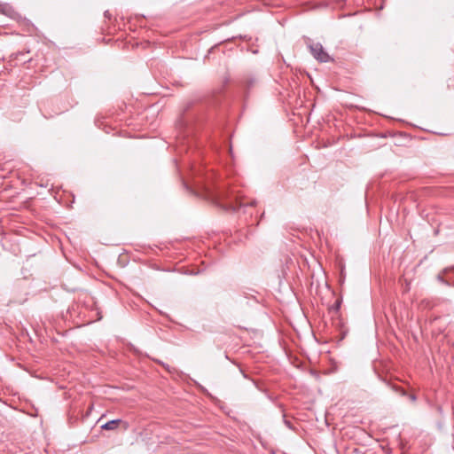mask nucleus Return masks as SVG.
<instances>
[{"mask_svg":"<svg viewBox=\"0 0 454 454\" xmlns=\"http://www.w3.org/2000/svg\"><path fill=\"white\" fill-rule=\"evenodd\" d=\"M305 43L310 53L317 61L321 63H327L333 60L331 56L325 51L320 43H316L309 38H307Z\"/></svg>","mask_w":454,"mask_h":454,"instance_id":"f257e3e1","label":"nucleus"},{"mask_svg":"<svg viewBox=\"0 0 454 454\" xmlns=\"http://www.w3.org/2000/svg\"><path fill=\"white\" fill-rule=\"evenodd\" d=\"M340 308V298H337L335 300L334 305L332 309L338 311Z\"/></svg>","mask_w":454,"mask_h":454,"instance_id":"7ed1b4c3","label":"nucleus"},{"mask_svg":"<svg viewBox=\"0 0 454 454\" xmlns=\"http://www.w3.org/2000/svg\"><path fill=\"white\" fill-rule=\"evenodd\" d=\"M121 423H123L121 419H113L101 426V428L104 430H114Z\"/></svg>","mask_w":454,"mask_h":454,"instance_id":"f03ea898","label":"nucleus"}]
</instances>
